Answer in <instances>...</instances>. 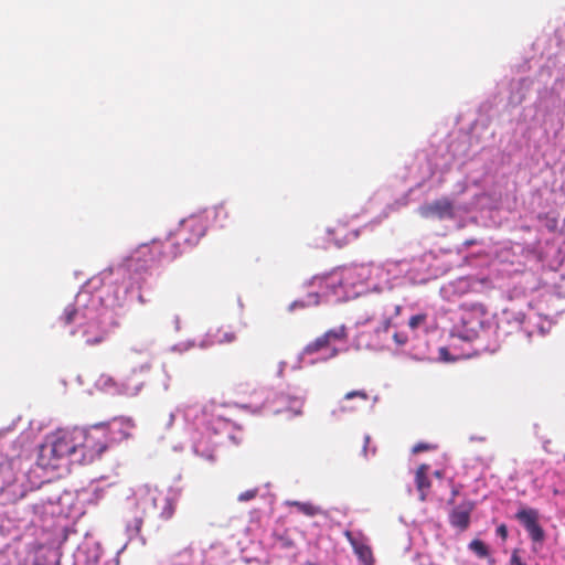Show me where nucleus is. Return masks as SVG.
Wrapping results in <instances>:
<instances>
[{
  "label": "nucleus",
  "instance_id": "nucleus-1",
  "mask_svg": "<svg viewBox=\"0 0 565 565\" xmlns=\"http://www.w3.org/2000/svg\"><path fill=\"white\" fill-rule=\"evenodd\" d=\"M152 246H141L122 264L103 270L88 279L60 317L70 335L78 342L93 345L105 340L107 326L111 322L110 310L122 307L129 298L137 297L143 302L138 292L146 282V275L154 262Z\"/></svg>",
  "mask_w": 565,
  "mask_h": 565
},
{
  "label": "nucleus",
  "instance_id": "nucleus-2",
  "mask_svg": "<svg viewBox=\"0 0 565 565\" xmlns=\"http://www.w3.org/2000/svg\"><path fill=\"white\" fill-rule=\"evenodd\" d=\"M355 324L372 328V345L376 349L403 350L418 361L430 359L425 312L409 313L405 303L383 300L361 315Z\"/></svg>",
  "mask_w": 565,
  "mask_h": 565
},
{
  "label": "nucleus",
  "instance_id": "nucleus-3",
  "mask_svg": "<svg viewBox=\"0 0 565 565\" xmlns=\"http://www.w3.org/2000/svg\"><path fill=\"white\" fill-rule=\"evenodd\" d=\"M76 427L61 428L46 437L41 445L34 466L20 459L10 460L0 466V490L8 500L22 499L28 491L39 488L49 480L46 472L54 471L67 461L79 463Z\"/></svg>",
  "mask_w": 565,
  "mask_h": 565
},
{
  "label": "nucleus",
  "instance_id": "nucleus-4",
  "mask_svg": "<svg viewBox=\"0 0 565 565\" xmlns=\"http://www.w3.org/2000/svg\"><path fill=\"white\" fill-rule=\"evenodd\" d=\"M181 415L184 430L189 434L193 452L205 460H214L215 436H227L237 443L232 434L234 424L228 420L223 408L214 404H185L169 413L162 419V426L170 428L177 416Z\"/></svg>",
  "mask_w": 565,
  "mask_h": 565
},
{
  "label": "nucleus",
  "instance_id": "nucleus-5",
  "mask_svg": "<svg viewBox=\"0 0 565 565\" xmlns=\"http://www.w3.org/2000/svg\"><path fill=\"white\" fill-rule=\"evenodd\" d=\"M159 507L162 519L168 520L172 516L173 508L169 499L156 488L145 484L134 490L132 494L127 498L124 515L125 534L128 541L138 540L141 545L146 544L145 539L140 536L143 519Z\"/></svg>",
  "mask_w": 565,
  "mask_h": 565
},
{
  "label": "nucleus",
  "instance_id": "nucleus-6",
  "mask_svg": "<svg viewBox=\"0 0 565 565\" xmlns=\"http://www.w3.org/2000/svg\"><path fill=\"white\" fill-rule=\"evenodd\" d=\"M363 264L345 267L337 271L315 276L310 279L313 287L324 288L332 303L355 299L367 292Z\"/></svg>",
  "mask_w": 565,
  "mask_h": 565
},
{
  "label": "nucleus",
  "instance_id": "nucleus-7",
  "mask_svg": "<svg viewBox=\"0 0 565 565\" xmlns=\"http://www.w3.org/2000/svg\"><path fill=\"white\" fill-rule=\"evenodd\" d=\"M305 399L306 392L297 387H289L281 393H276L270 388H259L253 393L252 401L244 407L250 408L253 413H260L265 409L273 414L288 412L291 416H298L301 414Z\"/></svg>",
  "mask_w": 565,
  "mask_h": 565
},
{
  "label": "nucleus",
  "instance_id": "nucleus-8",
  "mask_svg": "<svg viewBox=\"0 0 565 565\" xmlns=\"http://www.w3.org/2000/svg\"><path fill=\"white\" fill-rule=\"evenodd\" d=\"M206 227V217L203 214H193L181 220L179 227L169 233L162 246V257L173 259L195 246L205 234Z\"/></svg>",
  "mask_w": 565,
  "mask_h": 565
},
{
  "label": "nucleus",
  "instance_id": "nucleus-9",
  "mask_svg": "<svg viewBox=\"0 0 565 565\" xmlns=\"http://www.w3.org/2000/svg\"><path fill=\"white\" fill-rule=\"evenodd\" d=\"M345 326H339L326 331L312 342L308 343L299 354L298 363L294 370L300 369L301 364L313 365L319 362H327L339 354L338 342L347 340Z\"/></svg>",
  "mask_w": 565,
  "mask_h": 565
},
{
  "label": "nucleus",
  "instance_id": "nucleus-10",
  "mask_svg": "<svg viewBox=\"0 0 565 565\" xmlns=\"http://www.w3.org/2000/svg\"><path fill=\"white\" fill-rule=\"evenodd\" d=\"M107 434L105 424L76 427V437H82L78 440L79 463H90L102 456L109 445Z\"/></svg>",
  "mask_w": 565,
  "mask_h": 565
},
{
  "label": "nucleus",
  "instance_id": "nucleus-11",
  "mask_svg": "<svg viewBox=\"0 0 565 565\" xmlns=\"http://www.w3.org/2000/svg\"><path fill=\"white\" fill-rule=\"evenodd\" d=\"M460 322L454 328V335L471 341L484 329L488 315L484 307L479 302L461 305Z\"/></svg>",
  "mask_w": 565,
  "mask_h": 565
},
{
  "label": "nucleus",
  "instance_id": "nucleus-12",
  "mask_svg": "<svg viewBox=\"0 0 565 565\" xmlns=\"http://www.w3.org/2000/svg\"><path fill=\"white\" fill-rule=\"evenodd\" d=\"M440 258L433 253L424 254L417 258L406 260L408 284H425L444 275L448 268L443 266Z\"/></svg>",
  "mask_w": 565,
  "mask_h": 565
},
{
  "label": "nucleus",
  "instance_id": "nucleus-13",
  "mask_svg": "<svg viewBox=\"0 0 565 565\" xmlns=\"http://www.w3.org/2000/svg\"><path fill=\"white\" fill-rule=\"evenodd\" d=\"M490 287L491 282L488 278L460 277L444 284L440 288V296L446 301L456 302L466 296L482 294Z\"/></svg>",
  "mask_w": 565,
  "mask_h": 565
},
{
  "label": "nucleus",
  "instance_id": "nucleus-14",
  "mask_svg": "<svg viewBox=\"0 0 565 565\" xmlns=\"http://www.w3.org/2000/svg\"><path fill=\"white\" fill-rule=\"evenodd\" d=\"M513 322L516 330H521L529 339L535 334L541 337L550 332L553 321L547 317H543L536 312H529L524 316L522 312L504 311L501 322Z\"/></svg>",
  "mask_w": 565,
  "mask_h": 565
},
{
  "label": "nucleus",
  "instance_id": "nucleus-15",
  "mask_svg": "<svg viewBox=\"0 0 565 565\" xmlns=\"http://www.w3.org/2000/svg\"><path fill=\"white\" fill-rule=\"evenodd\" d=\"M84 503L77 499V491H64L43 504L44 513L58 518H73L83 513Z\"/></svg>",
  "mask_w": 565,
  "mask_h": 565
},
{
  "label": "nucleus",
  "instance_id": "nucleus-16",
  "mask_svg": "<svg viewBox=\"0 0 565 565\" xmlns=\"http://www.w3.org/2000/svg\"><path fill=\"white\" fill-rule=\"evenodd\" d=\"M309 288L305 297L298 298L289 303L288 311L295 312L297 310H303L310 307L319 306L322 303H332L327 290L324 288L313 287L310 285V280L306 282Z\"/></svg>",
  "mask_w": 565,
  "mask_h": 565
},
{
  "label": "nucleus",
  "instance_id": "nucleus-17",
  "mask_svg": "<svg viewBox=\"0 0 565 565\" xmlns=\"http://www.w3.org/2000/svg\"><path fill=\"white\" fill-rule=\"evenodd\" d=\"M96 385L99 390L104 391L110 395H125V396H136L142 388V383L138 382L134 385H129L125 382H118L114 377L109 375H100L96 382Z\"/></svg>",
  "mask_w": 565,
  "mask_h": 565
},
{
  "label": "nucleus",
  "instance_id": "nucleus-18",
  "mask_svg": "<svg viewBox=\"0 0 565 565\" xmlns=\"http://www.w3.org/2000/svg\"><path fill=\"white\" fill-rule=\"evenodd\" d=\"M344 535L350 542L359 563L361 565H374V557L369 539L360 531H345Z\"/></svg>",
  "mask_w": 565,
  "mask_h": 565
},
{
  "label": "nucleus",
  "instance_id": "nucleus-19",
  "mask_svg": "<svg viewBox=\"0 0 565 565\" xmlns=\"http://www.w3.org/2000/svg\"><path fill=\"white\" fill-rule=\"evenodd\" d=\"M515 519L523 525L532 541L542 542L544 540V531L539 524L537 510L522 508L516 512Z\"/></svg>",
  "mask_w": 565,
  "mask_h": 565
},
{
  "label": "nucleus",
  "instance_id": "nucleus-20",
  "mask_svg": "<svg viewBox=\"0 0 565 565\" xmlns=\"http://www.w3.org/2000/svg\"><path fill=\"white\" fill-rule=\"evenodd\" d=\"M363 269L366 271V287L370 291H382L388 289L386 268L384 264H363Z\"/></svg>",
  "mask_w": 565,
  "mask_h": 565
},
{
  "label": "nucleus",
  "instance_id": "nucleus-21",
  "mask_svg": "<svg viewBox=\"0 0 565 565\" xmlns=\"http://www.w3.org/2000/svg\"><path fill=\"white\" fill-rule=\"evenodd\" d=\"M107 429L108 443H117L130 436L135 424L131 418L119 417L104 423Z\"/></svg>",
  "mask_w": 565,
  "mask_h": 565
},
{
  "label": "nucleus",
  "instance_id": "nucleus-22",
  "mask_svg": "<svg viewBox=\"0 0 565 565\" xmlns=\"http://www.w3.org/2000/svg\"><path fill=\"white\" fill-rule=\"evenodd\" d=\"M419 213L425 217H436L439 220L454 217V205L447 199H439L431 203L422 205Z\"/></svg>",
  "mask_w": 565,
  "mask_h": 565
},
{
  "label": "nucleus",
  "instance_id": "nucleus-23",
  "mask_svg": "<svg viewBox=\"0 0 565 565\" xmlns=\"http://www.w3.org/2000/svg\"><path fill=\"white\" fill-rule=\"evenodd\" d=\"M385 268L388 289L395 286L408 284L406 259L399 262H386Z\"/></svg>",
  "mask_w": 565,
  "mask_h": 565
},
{
  "label": "nucleus",
  "instance_id": "nucleus-24",
  "mask_svg": "<svg viewBox=\"0 0 565 565\" xmlns=\"http://www.w3.org/2000/svg\"><path fill=\"white\" fill-rule=\"evenodd\" d=\"M106 486H102L99 481H93L87 488L77 491V499L84 504H96L104 498Z\"/></svg>",
  "mask_w": 565,
  "mask_h": 565
},
{
  "label": "nucleus",
  "instance_id": "nucleus-25",
  "mask_svg": "<svg viewBox=\"0 0 565 565\" xmlns=\"http://www.w3.org/2000/svg\"><path fill=\"white\" fill-rule=\"evenodd\" d=\"M352 399H358L360 402H366L367 401V394L365 391H352L344 395L343 399L341 401L339 407L332 412V415L337 416L342 413H351L356 411L359 407L358 405L350 403Z\"/></svg>",
  "mask_w": 565,
  "mask_h": 565
},
{
  "label": "nucleus",
  "instance_id": "nucleus-26",
  "mask_svg": "<svg viewBox=\"0 0 565 565\" xmlns=\"http://www.w3.org/2000/svg\"><path fill=\"white\" fill-rule=\"evenodd\" d=\"M472 508L470 505H458L452 509L449 515V522L454 527L459 529L460 531L466 530L470 523V513Z\"/></svg>",
  "mask_w": 565,
  "mask_h": 565
},
{
  "label": "nucleus",
  "instance_id": "nucleus-27",
  "mask_svg": "<svg viewBox=\"0 0 565 565\" xmlns=\"http://www.w3.org/2000/svg\"><path fill=\"white\" fill-rule=\"evenodd\" d=\"M428 465H420L415 472V484L419 493V500L425 501L430 488V481L428 479Z\"/></svg>",
  "mask_w": 565,
  "mask_h": 565
},
{
  "label": "nucleus",
  "instance_id": "nucleus-28",
  "mask_svg": "<svg viewBox=\"0 0 565 565\" xmlns=\"http://www.w3.org/2000/svg\"><path fill=\"white\" fill-rule=\"evenodd\" d=\"M288 504L290 507H295L298 512L307 516H315L322 513L321 508L312 504L311 502L290 501Z\"/></svg>",
  "mask_w": 565,
  "mask_h": 565
},
{
  "label": "nucleus",
  "instance_id": "nucleus-29",
  "mask_svg": "<svg viewBox=\"0 0 565 565\" xmlns=\"http://www.w3.org/2000/svg\"><path fill=\"white\" fill-rule=\"evenodd\" d=\"M221 329L209 330L199 341L198 348L201 350H206L217 344L214 342L216 339H220Z\"/></svg>",
  "mask_w": 565,
  "mask_h": 565
},
{
  "label": "nucleus",
  "instance_id": "nucleus-30",
  "mask_svg": "<svg viewBox=\"0 0 565 565\" xmlns=\"http://www.w3.org/2000/svg\"><path fill=\"white\" fill-rule=\"evenodd\" d=\"M469 548L475 552L479 557H487L489 552L486 544L480 540H473L469 544Z\"/></svg>",
  "mask_w": 565,
  "mask_h": 565
},
{
  "label": "nucleus",
  "instance_id": "nucleus-31",
  "mask_svg": "<svg viewBox=\"0 0 565 565\" xmlns=\"http://www.w3.org/2000/svg\"><path fill=\"white\" fill-rule=\"evenodd\" d=\"M193 348H198V341L195 340H186V341H182V342H179L177 344H174L172 347V351H175V352H179V353H183V352H186Z\"/></svg>",
  "mask_w": 565,
  "mask_h": 565
},
{
  "label": "nucleus",
  "instance_id": "nucleus-32",
  "mask_svg": "<svg viewBox=\"0 0 565 565\" xmlns=\"http://www.w3.org/2000/svg\"><path fill=\"white\" fill-rule=\"evenodd\" d=\"M214 213L215 222L220 223V225H223V221L227 218V212L225 211V206L223 203L215 205L212 210Z\"/></svg>",
  "mask_w": 565,
  "mask_h": 565
},
{
  "label": "nucleus",
  "instance_id": "nucleus-33",
  "mask_svg": "<svg viewBox=\"0 0 565 565\" xmlns=\"http://www.w3.org/2000/svg\"><path fill=\"white\" fill-rule=\"evenodd\" d=\"M236 340V334L233 331H224L220 333V339H216L214 342H217V344H227L232 343Z\"/></svg>",
  "mask_w": 565,
  "mask_h": 565
},
{
  "label": "nucleus",
  "instance_id": "nucleus-34",
  "mask_svg": "<svg viewBox=\"0 0 565 565\" xmlns=\"http://www.w3.org/2000/svg\"><path fill=\"white\" fill-rule=\"evenodd\" d=\"M257 493H258V489H256V488L249 489V490H246V491L239 493L237 500L239 502H247V501L254 499L257 495Z\"/></svg>",
  "mask_w": 565,
  "mask_h": 565
},
{
  "label": "nucleus",
  "instance_id": "nucleus-35",
  "mask_svg": "<svg viewBox=\"0 0 565 565\" xmlns=\"http://www.w3.org/2000/svg\"><path fill=\"white\" fill-rule=\"evenodd\" d=\"M510 565H526L521 557L518 555V552L514 551L510 558Z\"/></svg>",
  "mask_w": 565,
  "mask_h": 565
},
{
  "label": "nucleus",
  "instance_id": "nucleus-36",
  "mask_svg": "<svg viewBox=\"0 0 565 565\" xmlns=\"http://www.w3.org/2000/svg\"><path fill=\"white\" fill-rule=\"evenodd\" d=\"M497 535L500 536L502 540H505L508 536V529L504 524H501L497 527Z\"/></svg>",
  "mask_w": 565,
  "mask_h": 565
},
{
  "label": "nucleus",
  "instance_id": "nucleus-37",
  "mask_svg": "<svg viewBox=\"0 0 565 565\" xmlns=\"http://www.w3.org/2000/svg\"><path fill=\"white\" fill-rule=\"evenodd\" d=\"M429 448H430V445L425 444V443H419V444L415 445L412 450L414 454H417V452L427 450Z\"/></svg>",
  "mask_w": 565,
  "mask_h": 565
},
{
  "label": "nucleus",
  "instance_id": "nucleus-38",
  "mask_svg": "<svg viewBox=\"0 0 565 565\" xmlns=\"http://www.w3.org/2000/svg\"><path fill=\"white\" fill-rule=\"evenodd\" d=\"M439 359L445 362L451 361V359L448 356V351L446 348H439Z\"/></svg>",
  "mask_w": 565,
  "mask_h": 565
},
{
  "label": "nucleus",
  "instance_id": "nucleus-39",
  "mask_svg": "<svg viewBox=\"0 0 565 565\" xmlns=\"http://www.w3.org/2000/svg\"><path fill=\"white\" fill-rule=\"evenodd\" d=\"M150 365L148 362H143L139 367H132V372L136 373L139 372H147L149 370Z\"/></svg>",
  "mask_w": 565,
  "mask_h": 565
},
{
  "label": "nucleus",
  "instance_id": "nucleus-40",
  "mask_svg": "<svg viewBox=\"0 0 565 565\" xmlns=\"http://www.w3.org/2000/svg\"><path fill=\"white\" fill-rule=\"evenodd\" d=\"M163 385V390L164 391H168L169 390V386H170V376L169 374L164 373V381L162 383Z\"/></svg>",
  "mask_w": 565,
  "mask_h": 565
},
{
  "label": "nucleus",
  "instance_id": "nucleus-41",
  "mask_svg": "<svg viewBox=\"0 0 565 565\" xmlns=\"http://www.w3.org/2000/svg\"><path fill=\"white\" fill-rule=\"evenodd\" d=\"M137 352L135 350H130L129 352L126 353L125 355V359L127 362H131L132 361V358L134 355L136 354Z\"/></svg>",
  "mask_w": 565,
  "mask_h": 565
},
{
  "label": "nucleus",
  "instance_id": "nucleus-42",
  "mask_svg": "<svg viewBox=\"0 0 565 565\" xmlns=\"http://www.w3.org/2000/svg\"><path fill=\"white\" fill-rule=\"evenodd\" d=\"M285 366H286V362H284V361L279 362V364H278V372H277L279 376L282 375Z\"/></svg>",
  "mask_w": 565,
  "mask_h": 565
},
{
  "label": "nucleus",
  "instance_id": "nucleus-43",
  "mask_svg": "<svg viewBox=\"0 0 565 565\" xmlns=\"http://www.w3.org/2000/svg\"><path fill=\"white\" fill-rule=\"evenodd\" d=\"M523 100V95H520L518 97H511V103L513 104H520Z\"/></svg>",
  "mask_w": 565,
  "mask_h": 565
},
{
  "label": "nucleus",
  "instance_id": "nucleus-44",
  "mask_svg": "<svg viewBox=\"0 0 565 565\" xmlns=\"http://www.w3.org/2000/svg\"><path fill=\"white\" fill-rule=\"evenodd\" d=\"M370 441V437L369 436H365V445H367V443ZM366 451V446H364V452Z\"/></svg>",
  "mask_w": 565,
  "mask_h": 565
},
{
  "label": "nucleus",
  "instance_id": "nucleus-45",
  "mask_svg": "<svg viewBox=\"0 0 565 565\" xmlns=\"http://www.w3.org/2000/svg\"><path fill=\"white\" fill-rule=\"evenodd\" d=\"M437 478H440L441 477V472L439 470L435 471L434 473Z\"/></svg>",
  "mask_w": 565,
  "mask_h": 565
},
{
  "label": "nucleus",
  "instance_id": "nucleus-46",
  "mask_svg": "<svg viewBox=\"0 0 565 565\" xmlns=\"http://www.w3.org/2000/svg\"><path fill=\"white\" fill-rule=\"evenodd\" d=\"M470 244H472V242H471V241H467V242L465 243V245H466V246H468V245H470Z\"/></svg>",
  "mask_w": 565,
  "mask_h": 565
},
{
  "label": "nucleus",
  "instance_id": "nucleus-47",
  "mask_svg": "<svg viewBox=\"0 0 565 565\" xmlns=\"http://www.w3.org/2000/svg\"><path fill=\"white\" fill-rule=\"evenodd\" d=\"M554 494H558V490L557 489H554Z\"/></svg>",
  "mask_w": 565,
  "mask_h": 565
}]
</instances>
